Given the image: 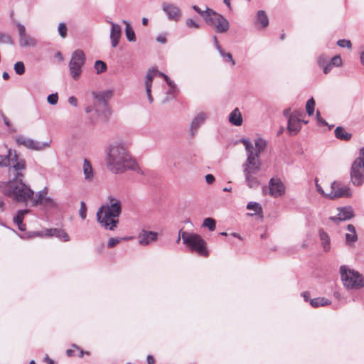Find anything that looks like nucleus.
Wrapping results in <instances>:
<instances>
[{
    "mask_svg": "<svg viewBox=\"0 0 364 364\" xmlns=\"http://www.w3.org/2000/svg\"><path fill=\"white\" fill-rule=\"evenodd\" d=\"M348 232L346 234V242L350 245L352 242H355L358 240L355 227L349 224L347 226Z\"/></svg>",
    "mask_w": 364,
    "mask_h": 364,
    "instance_id": "4be33fe9",
    "label": "nucleus"
},
{
    "mask_svg": "<svg viewBox=\"0 0 364 364\" xmlns=\"http://www.w3.org/2000/svg\"><path fill=\"white\" fill-rule=\"evenodd\" d=\"M0 166L8 167V182H0V191L18 203H27L32 200L34 192L23 182L26 164L15 150L9 149L7 156L0 161Z\"/></svg>",
    "mask_w": 364,
    "mask_h": 364,
    "instance_id": "f257e3e1",
    "label": "nucleus"
},
{
    "mask_svg": "<svg viewBox=\"0 0 364 364\" xmlns=\"http://www.w3.org/2000/svg\"><path fill=\"white\" fill-rule=\"evenodd\" d=\"M341 274L344 286L348 289H360L364 287V277L358 272L341 267Z\"/></svg>",
    "mask_w": 364,
    "mask_h": 364,
    "instance_id": "423d86ee",
    "label": "nucleus"
},
{
    "mask_svg": "<svg viewBox=\"0 0 364 364\" xmlns=\"http://www.w3.org/2000/svg\"><path fill=\"white\" fill-rule=\"evenodd\" d=\"M245 179L250 188H253L259 186V182L255 176V174H245Z\"/></svg>",
    "mask_w": 364,
    "mask_h": 364,
    "instance_id": "2f4dec72",
    "label": "nucleus"
},
{
    "mask_svg": "<svg viewBox=\"0 0 364 364\" xmlns=\"http://www.w3.org/2000/svg\"><path fill=\"white\" fill-rule=\"evenodd\" d=\"M320 238L322 240V245L325 251L330 249V239L328 234L323 231H320Z\"/></svg>",
    "mask_w": 364,
    "mask_h": 364,
    "instance_id": "f704fd0d",
    "label": "nucleus"
},
{
    "mask_svg": "<svg viewBox=\"0 0 364 364\" xmlns=\"http://www.w3.org/2000/svg\"><path fill=\"white\" fill-rule=\"evenodd\" d=\"M159 75L164 77V79L166 80V82L170 87H173V82L169 79V77L167 75L161 73H159Z\"/></svg>",
    "mask_w": 364,
    "mask_h": 364,
    "instance_id": "8fccbe9b",
    "label": "nucleus"
},
{
    "mask_svg": "<svg viewBox=\"0 0 364 364\" xmlns=\"http://www.w3.org/2000/svg\"><path fill=\"white\" fill-rule=\"evenodd\" d=\"M315 109V100L313 97L309 99L306 104V111L309 116L313 115Z\"/></svg>",
    "mask_w": 364,
    "mask_h": 364,
    "instance_id": "e433bc0d",
    "label": "nucleus"
},
{
    "mask_svg": "<svg viewBox=\"0 0 364 364\" xmlns=\"http://www.w3.org/2000/svg\"><path fill=\"white\" fill-rule=\"evenodd\" d=\"M269 194L274 197H279L284 194L285 186L278 178H272L269 183Z\"/></svg>",
    "mask_w": 364,
    "mask_h": 364,
    "instance_id": "ddd939ff",
    "label": "nucleus"
},
{
    "mask_svg": "<svg viewBox=\"0 0 364 364\" xmlns=\"http://www.w3.org/2000/svg\"><path fill=\"white\" fill-rule=\"evenodd\" d=\"M328 65H330V70L332 69L333 66L338 67L342 65V60L340 55H335L331 58V60L328 63Z\"/></svg>",
    "mask_w": 364,
    "mask_h": 364,
    "instance_id": "ea45409f",
    "label": "nucleus"
},
{
    "mask_svg": "<svg viewBox=\"0 0 364 364\" xmlns=\"http://www.w3.org/2000/svg\"><path fill=\"white\" fill-rule=\"evenodd\" d=\"M158 234L153 231H146L143 230L139 235V242L141 245H147L153 241L157 240Z\"/></svg>",
    "mask_w": 364,
    "mask_h": 364,
    "instance_id": "2eb2a0df",
    "label": "nucleus"
},
{
    "mask_svg": "<svg viewBox=\"0 0 364 364\" xmlns=\"http://www.w3.org/2000/svg\"><path fill=\"white\" fill-rule=\"evenodd\" d=\"M2 77L4 80H7L9 78V75L8 73L4 72Z\"/></svg>",
    "mask_w": 364,
    "mask_h": 364,
    "instance_id": "e2e57ef3",
    "label": "nucleus"
},
{
    "mask_svg": "<svg viewBox=\"0 0 364 364\" xmlns=\"http://www.w3.org/2000/svg\"><path fill=\"white\" fill-rule=\"evenodd\" d=\"M110 23L112 26L111 33H110L112 46L113 47H116L118 45L119 41L121 38L122 30H121V27L119 26V25L114 23L113 22H110Z\"/></svg>",
    "mask_w": 364,
    "mask_h": 364,
    "instance_id": "a211bd4d",
    "label": "nucleus"
},
{
    "mask_svg": "<svg viewBox=\"0 0 364 364\" xmlns=\"http://www.w3.org/2000/svg\"><path fill=\"white\" fill-rule=\"evenodd\" d=\"M186 26L189 28H199L198 24L191 18H188L186 21Z\"/></svg>",
    "mask_w": 364,
    "mask_h": 364,
    "instance_id": "de8ad7c7",
    "label": "nucleus"
},
{
    "mask_svg": "<svg viewBox=\"0 0 364 364\" xmlns=\"http://www.w3.org/2000/svg\"><path fill=\"white\" fill-rule=\"evenodd\" d=\"M146 360H147L148 364H155V359L152 355H149L147 356Z\"/></svg>",
    "mask_w": 364,
    "mask_h": 364,
    "instance_id": "4d7b16f0",
    "label": "nucleus"
},
{
    "mask_svg": "<svg viewBox=\"0 0 364 364\" xmlns=\"http://www.w3.org/2000/svg\"><path fill=\"white\" fill-rule=\"evenodd\" d=\"M310 304L314 307L326 306L331 304V301L324 297L315 298L310 300Z\"/></svg>",
    "mask_w": 364,
    "mask_h": 364,
    "instance_id": "a878e982",
    "label": "nucleus"
},
{
    "mask_svg": "<svg viewBox=\"0 0 364 364\" xmlns=\"http://www.w3.org/2000/svg\"><path fill=\"white\" fill-rule=\"evenodd\" d=\"M18 32H19V34H20V36L21 37L25 36V34H26L25 27L23 26H22V25H19L18 26Z\"/></svg>",
    "mask_w": 364,
    "mask_h": 364,
    "instance_id": "6e6d98bb",
    "label": "nucleus"
},
{
    "mask_svg": "<svg viewBox=\"0 0 364 364\" xmlns=\"http://www.w3.org/2000/svg\"><path fill=\"white\" fill-rule=\"evenodd\" d=\"M14 70L18 75L23 74L25 72L24 64L22 62H17L14 65Z\"/></svg>",
    "mask_w": 364,
    "mask_h": 364,
    "instance_id": "79ce46f5",
    "label": "nucleus"
},
{
    "mask_svg": "<svg viewBox=\"0 0 364 364\" xmlns=\"http://www.w3.org/2000/svg\"><path fill=\"white\" fill-rule=\"evenodd\" d=\"M45 360L46 361V363L48 364H55V362L54 360H53L52 359H50L48 356H46L45 358Z\"/></svg>",
    "mask_w": 364,
    "mask_h": 364,
    "instance_id": "680f3d73",
    "label": "nucleus"
},
{
    "mask_svg": "<svg viewBox=\"0 0 364 364\" xmlns=\"http://www.w3.org/2000/svg\"><path fill=\"white\" fill-rule=\"evenodd\" d=\"M335 136L337 139L343 141H349L351 138V134L347 132L346 129L341 127H336L335 129Z\"/></svg>",
    "mask_w": 364,
    "mask_h": 364,
    "instance_id": "b1692460",
    "label": "nucleus"
},
{
    "mask_svg": "<svg viewBox=\"0 0 364 364\" xmlns=\"http://www.w3.org/2000/svg\"><path fill=\"white\" fill-rule=\"evenodd\" d=\"M229 122L235 126H240L242 124V114L238 108H235L229 115Z\"/></svg>",
    "mask_w": 364,
    "mask_h": 364,
    "instance_id": "aec40b11",
    "label": "nucleus"
},
{
    "mask_svg": "<svg viewBox=\"0 0 364 364\" xmlns=\"http://www.w3.org/2000/svg\"><path fill=\"white\" fill-rule=\"evenodd\" d=\"M119 242V239L112 237L108 241L107 247L109 248H112V247H114L115 245H117Z\"/></svg>",
    "mask_w": 364,
    "mask_h": 364,
    "instance_id": "09e8293b",
    "label": "nucleus"
},
{
    "mask_svg": "<svg viewBox=\"0 0 364 364\" xmlns=\"http://www.w3.org/2000/svg\"><path fill=\"white\" fill-rule=\"evenodd\" d=\"M47 100L50 105H55L58 100V95L57 93L51 94L48 96Z\"/></svg>",
    "mask_w": 364,
    "mask_h": 364,
    "instance_id": "49530a36",
    "label": "nucleus"
},
{
    "mask_svg": "<svg viewBox=\"0 0 364 364\" xmlns=\"http://www.w3.org/2000/svg\"><path fill=\"white\" fill-rule=\"evenodd\" d=\"M205 181L208 184H211L215 181V177L212 174H207L205 176Z\"/></svg>",
    "mask_w": 364,
    "mask_h": 364,
    "instance_id": "3c124183",
    "label": "nucleus"
},
{
    "mask_svg": "<svg viewBox=\"0 0 364 364\" xmlns=\"http://www.w3.org/2000/svg\"><path fill=\"white\" fill-rule=\"evenodd\" d=\"M360 60L362 64L364 65V51L360 55Z\"/></svg>",
    "mask_w": 364,
    "mask_h": 364,
    "instance_id": "774afa93",
    "label": "nucleus"
},
{
    "mask_svg": "<svg viewBox=\"0 0 364 364\" xmlns=\"http://www.w3.org/2000/svg\"><path fill=\"white\" fill-rule=\"evenodd\" d=\"M215 220L211 218H207L203 220V225L208 228L210 231H213L215 229Z\"/></svg>",
    "mask_w": 364,
    "mask_h": 364,
    "instance_id": "58836bf2",
    "label": "nucleus"
},
{
    "mask_svg": "<svg viewBox=\"0 0 364 364\" xmlns=\"http://www.w3.org/2000/svg\"><path fill=\"white\" fill-rule=\"evenodd\" d=\"M257 23H259L262 28H265L268 26L269 18L264 11L260 10L257 12Z\"/></svg>",
    "mask_w": 364,
    "mask_h": 364,
    "instance_id": "c756f323",
    "label": "nucleus"
},
{
    "mask_svg": "<svg viewBox=\"0 0 364 364\" xmlns=\"http://www.w3.org/2000/svg\"><path fill=\"white\" fill-rule=\"evenodd\" d=\"M205 115L203 113H200L197 115L192 122L191 124V134L194 135L195 132L198 129L201 124H203L205 121Z\"/></svg>",
    "mask_w": 364,
    "mask_h": 364,
    "instance_id": "5701e85b",
    "label": "nucleus"
},
{
    "mask_svg": "<svg viewBox=\"0 0 364 364\" xmlns=\"http://www.w3.org/2000/svg\"><path fill=\"white\" fill-rule=\"evenodd\" d=\"M82 169H83V173L85 175V180H87V181L92 180V178L94 177L93 168H92L91 164L90 163V161L88 160H87V159L84 160Z\"/></svg>",
    "mask_w": 364,
    "mask_h": 364,
    "instance_id": "412c9836",
    "label": "nucleus"
},
{
    "mask_svg": "<svg viewBox=\"0 0 364 364\" xmlns=\"http://www.w3.org/2000/svg\"><path fill=\"white\" fill-rule=\"evenodd\" d=\"M68 102L70 105H73L74 107L77 106V100L76 97L73 96L69 97Z\"/></svg>",
    "mask_w": 364,
    "mask_h": 364,
    "instance_id": "603ef678",
    "label": "nucleus"
},
{
    "mask_svg": "<svg viewBox=\"0 0 364 364\" xmlns=\"http://www.w3.org/2000/svg\"><path fill=\"white\" fill-rule=\"evenodd\" d=\"M28 213V210H20L17 215L14 218V222L17 224L19 230H25L26 225L23 223L24 215Z\"/></svg>",
    "mask_w": 364,
    "mask_h": 364,
    "instance_id": "cd10ccee",
    "label": "nucleus"
},
{
    "mask_svg": "<svg viewBox=\"0 0 364 364\" xmlns=\"http://www.w3.org/2000/svg\"><path fill=\"white\" fill-rule=\"evenodd\" d=\"M80 217L82 218V219H85L86 218V216H87V207H86V204L85 202L82 201L80 203Z\"/></svg>",
    "mask_w": 364,
    "mask_h": 364,
    "instance_id": "c03bdc74",
    "label": "nucleus"
},
{
    "mask_svg": "<svg viewBox=\"0 0 364 364\" xmlns=\"http://www.w3.org/2000/svg\"><path fill=\"white\" fill-rule=\"evenodd\" d=\"M205 21L210 25L216 32L223 33L228 30L229 22L220 14L215 12H207L203 14Z\"/></svg>",
    "mask_w": 364,
    "mask_h": 364,
    "instance_id": "6e6552de",
    "label": "nucleus"
},
{
    "mask_svg": "<svg viewBox=\"0 0 364 364\" xmlns=\"http://www.w3.org/2000/svg\"><path fill=\"white\" fill-rule=\"evenodd\" d=\"M107 163L115 173L123 172L127 168L136 170L137 168L136 161L131 158L126 149L119 145L110 148Z\"/></svg>",
    "mask_w": 364,
    "mask_h": 364,
    "instance_id": "f03ea898",
    "label": "nucleus"
},
{
    "mask_svg": "<svg viewBox=\"0 0 364 364\" xmlns=\"http://www.w3.org/2000/svg\"><path fill=\"white\" fill-rule=\"evenodd\" d=\"M245 174H256L260 170V162L259 158L255 159L252 154L247 156V161L244 164Z\"/></svg>",
    "mask_w": 364,
    "mask_h": 364,
    "instance_id": "f8f14e48",
    "label": "nucleus"
},
{
    "mask_svg": "<svg viewBox=\"0 0 364 364\" xmlns=\"http://www.w3.org/2000/svg\"><path fill=\"white\" fill-rule=\"evenodd\" d=\"M193 9L198 12V14H201V16H203V14L207 13V12H212L211 10H208L206 11H202L199 7H198L197 6H193Z\"/></svg>",
    "mask_w": 364,
    "mask_h": 364,
    "instance_id": "5fc2aeb1",
    "label": "nucleus"
},
{
    "mask_svg": "<svg viewBox=\"0 0 364 364\" xmlns=\"http://www.w3.org/2000/svg\"><path fill=\"white\" fill-rule=\"evenodd\" d=\"M16 141L18 145L24 146L25 147L32 150H42L48 146V144L41 143L34 141L31 139L26 138L25 136H20L16 138Z\"/></svg>",
    "mask_w": 364,
    "mask_h": 364,
    "instance_id": "9b49d317",
    "label": "nucleus"
},
{
    "mask_svg": "<svg viewBox=\"0 0 364 364\" xmlns=\"http://www.w3.org/2000/svg\"><path fill=\"white\" fill-rule=\"evenodd\" d=\"M241 142L245 146L246 151L247 153V156H250L251 154L255 159L259 158L257 154L255 151V147L252 146V144L248 139H241Z\"/></svg>",
    "mask_w": 364,
    "mask_h": 364,
    "instance_id": "393cba45",
    "label": "nucleus"
},
{
    "mask_svg": "<svg viewBox=\"0 0 364 364\" xmlns=\"http://www.w3.org/2000/svg\"><path fill=\"white\" fill-rule=\"evenodd\" d=\"M75 350L73 349H68L66 351L68 356L71 357L74 355Z\"/></svg>",
    "mask_w": 364,
    "mask_h": 364,
    "instance_id": "bf43d9fd",
    "label": "nucleus"
},
{
    "mask_svg": "<svg viewBox=\"0 0 364 364\" xmlns=\"http://www.w3.org/2000/svg\"><path fill=\"white\" fill-rule=\"evenodd\" d=\"M163 11L167 14L170 20L177 21L181 16V12L176 6L169 3L162 4Z\"/></svg>",
    "mask_w": 364,
    "mask_h": 364,
    "instance_id": "4468645a",
    "label": "nucleus"
},
{
    "mask_svg": "<svg viewBox=\"0 0 364 364\" xmlns=\"http://www.w3.org/2000/svg\"><path fill=\"white\" fill-rule=\"evenodd\" d=\"M46 235L48 236H55L61 239L64 242H68L70 240V237L68 233L62 229L53 228V229H48L46 230Z\"/></svg>",
    "mask_w": 364,
    "mask_h": 364,
    "instance_id": "6ab92c4d",
    "label": "nucleus"
},
{
    "mask_svg": "<svg viewBox=\"0 0 364 364\" xmlns=\"http://www.w3.org/2000/svg\"><path fill=\"white\" fill-rule=\"evenodd\" d=\"M328 58L326 55H321L318 58V65L323 68V73L327 74L330 72V65H328Z\"/></svg>",
    "mask_w": 364,
    "mask_h": 364,
    "instance_id": "7c9ffc66",
    "label": "nucleus"
},
{
    "mask_svg": "<svg viewBox=\"0 0 364 364\" xmlns=\"http://www.w3.org/2000/svg\"><path fill=\"white\" fill-rule=\"evenodd\" d=\"M284 114L287 117H294L295 118H299V119L301 120L304 124H307L308 121H305L304 119V117L305 116L304 112L302 109H296L292 113H290V109H285L284 111Z\"/></svg>",
    "mask_w": 364,
    "mask_h": 364,
    "instance_id": "bb28decb",
    "label": "nucleus"
},
{
    "mask_svg": "<svg viewBox=\"0 0 364 364\" xmlns=\"http://www.w3.org/2000/svg\"><path fill=\"white\" fill-rule=\"evenodd\" d=\"M350 179L353 185L360 186L364 181V162L355 159L350 168Z\"/></svg>",
    "mask_w": 364,
    "mask_h": 364,
    "instance_id": "1a4fd4ad",
    "label": "nucleus"
},
{
    "mask_svg": "<svg viewBox=\"0 0 364 364\" xmlns=\"http://www.w3.org/2000/svg\"><path fill=\"white\" fill-rule=\"evenodd\" d=\"M316 186L318 192L325 198L335 200L340 198H349L352 196L350 189L346 186H342L337 181H333L330 186L324 191L316 180Z\"/></svg>",
    "mask_w": 364,
    "mask_h": 364,
    "instance_id": "39448f33",
    "label": "nucleus"
},
{
    "mask_svg": "<svg viewBox=\"0 0 364 364\" xmlns=\"http://www.w3.org/2000/svg\"><path fill=\"white\" fill-rule=\"evenodd\" d=\"M4 121L5 124H6L8 127H10V122H9V120L7 118L4 117Z\"/></svg>",
    "mask_w": 364,
    "mask_h": 364,
    "instance_id": "0e129e2a",
    "label": "nucleus"
},
{
    "mask_svg": "<svg viewBox=\"0 0 364 364\" xmlns=\"http://www.w3.org/2000/svg\"><path fill=\"white\" fill-rule=\"evenodd\" d=\"M156 73L157 70H149L147 72L145 82L146 87H151L153 78L154 77Z\"/></svg>",
    "mask_w": 364,
    "mask_h": 364,
    "instance_id": "c9c22d12",
    "label": "nucleus"
},
{
    "mask_svg": "<svg viewBox=\"0 0 364 364\" xmlns=\"http://www.w3.org/2000/svg\"><path fill=\"white\" fill-rule=\"evenodd\" d=\"M4 206H5V203L3 201H0V210L1 211L4 210Z\"/></svg>",
    "mask_w": 364,
    "mask_h": 364,
    "instance_id": "69168bd1",
    "label": "nucleus"
},
{
    "mask_svg": "<svg viewBox=\"0 0 364 364\" xmlns=\"http://www.w3.org/2000/svg\"><path fill=\"white\" fill-rule=\"evenodd\" d=\"M288 119L287 130L291 135L297 134L301 129L302 121L294 117H289Z\"/></svg>",
    "mask_w": 364,
    "mask_h": 364,
    "instance_id": "dca6fc26",
    "label": "nucleus"
},
{
    "mask_svg": "<svg viewBox=\"0 0 364 364\" xmlns=\"http://www.w3.org/2000/svg\"><path fill=\"white\" fill-rule=\"evenodd\" d=\"M316 115H317V118H318V120L319 122L322 123L323 124H327L326 121L324 119H323L321 117H320V112L318 111H317Z\"/></svg>",
    "mask_w": 364,
    "mask_h": 364,
    "instance_id": "13d9d810",
    "label": "nucleus"
},
{
    "mask_svg": "<svg viewBox=\"0 0 364 364\" xmlns=\"http://www.w3.org/2000/svg\"><path fill=\"white\" fill-rule=\"evenodd\" d=\"M48 188L45 187L43 189L34 195L32 200V205L35 206L38 205H42L47 208L56 207L57 205L55 201L53 198L48 197Z\"/></svg>",
    "mask_w": 364,
    "mask_h": 364,
    "instance_id": "9d476101",
    "label": "nucleus"
},
{
    "mask_svg": "<svg viewBox=\"0 0 364 364\" xmlns=\"http://www.w3.org/2000/svg\"><path fill=\"white\" fill-rule=\"evenodd\" d=\"M338 213L337 216L331 217L330 219L333 221H343L352 218L353 217V213L350 207H345L338 208Z\"/></svg>",
    "mask_w": 364,
    "mask_h": 364,
    "instance_id": "f3484780",
    "label": "nucleus"
},
{
    "mask_svg": "<svg viewBox=\"0 0 364 364\" xmlns=\"http://www.w3.org/2000/svg\"><path fill=\"white\" fill-rule=\"evenodd\" d=\"M151 87H146V95L150 102H153V97L151 94Z\"/></svg>",
    "mask_w": 364,
    "mask_h": 364,
    "instance_id": "864d4df0",
    "label": "nucleus"
},
{
    "mask_svg": "<svg viewBox=\"0 0 364 364\" xmlns=\"http://www.w3.org/2000/svg\"><path fill=\"white\" fill-rule=\"evenodd\" d=\"M123 23L126 25L125 33L126 36L129 41H135L136 37L135 33L131 27L129 23L127 21H123Z\"/></svg>",
    "mask_w": 364,
    "mask_h": 364,
    "instance_id": "473e14b6",
    "label": "nucleus"
},
{
    "mask_svg": "<svg viewBox=\"0 0 364 364\" xmlns=\"http://www.w3.org/2000/svg\"><path fill=\"white\" fill-rule=\"evenodd\" d=\"M181 238L183 240V244L186 245L191 252H196L202 257L208 256L209 252L206 247V242L200 235L190 233L181 230L176 242H178Z\"/></svg>",
    "mask_w": 364,
    "mask_h": 364,
    "instance_id": "20e7f679",
    "label": "nucleus"
},
{
    "mask_svg": "<svg viewBox=\"0 0 364 364\" xmlns=\"http://www.w3.org/2000/svg\"><path fill=\"white\" fill-rule=\"evenodd\" d=\"M110 204L102 205L97 213V221L105 229L114 230L119 223L121 203L119 200L109 197Z\"/></svg>",
    "mask_w": 364,
    "mask_h": 364,
    "instance_id": "7ed1b4c3",
    "label": "nucleus"
},
{
    "mask_svg": "<svg viewBox=\"0 0 364 364\" xmlns=\"http://www.w3.org/2000/svg\"><path fill=\"white\" fill-rule=\"evenodd\" d=\"M67 26L64 23H61L58 26V32L62 38H65L67 36Z\"/></svg>",
    "mask_w": 364,
    "mask_h": 364,
    "instance_id": "37998d69",
    "label": "nucleus"
},
{
    "mask_svg": "<svg viewBox=\"0 0 364 364\" xmlns=\"http://www.w3.org/2000/svg\"><path fill=\"white\" fill-rule=\"evenodd\" d=\"M148 23V19L146 18H142V24L144 26H146Z\"/></svg>",
    "mask_w": 364,
    "mask_h": 364,
    "instance_id": "338daca9",
    "label": "nucleus"
},
{
    "mask_svg": "<svg viewBox=\"0 0 364 364\" xmlns=\"http://www.w3.org/2000/svg\"><path fill=\"white\" fill-rule=\"evenodd\" d=\"M255 151L259 156V154L264 150L266 147V142L261 138H258L255 141Z\"/></svg>",
    "mask_w": 364,
    "mask_h": 364,
    "instance_id": "72a5a7b5",
    "label": "nucleus"
},
{
    "mask_svg": "<svg viewBox=\"0 0 364 364\" xmlns=\"http://www.w3.org/2000/svg\"><path fill=\"white\" fill-rule=\"evenodd\" d=\"M247 209L253 211V213H249L250 215H261L262 213V208L257 203L250 202L247 205Z\"/></svg>",
    "mask_w": 364,
    "mask_h": 364,
    "instance_id": "c85d7f7f",
    "label": "nucleus"
},
{
    "mask_svg": "<svg viewBox=\"0 0 364 364\" xmlns=\"http://www.w3.org/2000/svg\"><path fill=\"white\" fill-rule=\"evenodd\" d=\"M95 97H96L97 99H99V100H101V101L103 102V104H104V105H105V106H106V105H107V103H106V102L104 100L103 97H102L100 95H95Z\"/></svg>",
    "mask_w": 364,
    "mask_h": 364,
    "instance_id": "052dcab7",
    "label": "nucleus"
},
{
    "mask_svg": "<svg viewBox=\"0 0 364 364\" xmlns=\"http://www.w3.org/2000/svg\"><path fill=\"white\" fill-rule=\"evenodd\" d=\"M337 45L341 48H350L352 46L351 42L349 40L341 39L338 41Z\"/></svg>",
    "mask_w": 364,
    "mask_h": 364,
    "instance_id": "a18cd8bd",
    "label": "nucleus"
},
{
    "mask_svg": "<svg viewBox=\"0 0 364 364\" xmlns=\"http://www.w3.org/2000/svg\"><path fill=\"white\" fill-rule=\"evenodd\" d=\"M95 68L97 73H101L107 70V65L102 60H97L95 63Z\"/></svg>",
    "mask_w": 364,
    "mask_h": 364,
    "instance_id": "a19ab883",
    "label": "nucleus"
},
{
    "mask_svg": "<svg viewBox=\"0 0 364 364\" xmlns=\"http://www.w3.org/2000/svg\"><path fill=\"white\" fill-rule=\"evenodd\" d=\"M85 59V55L82 50H76L73 53L69 63V69L73 79L78 80L80 78Z\"/></svg>",
    "mask_w": 364,
    "mask_h": 364,
    "instance_id": "0eeeda50",
    "label": "nucleus"
},
{
    "mask_svg": "<svg viewBox=\"0 0 364 364\" xmlns=\"http://www.w3.org/2000/svg\"><path fill=\"white\" fill-rule=\"evenodd\" d=\"M218 49L220 55L224 58L225 61L231 63L232 65H235V62L230 53H225L220 46H218Z\"/></svg>",
    "mask_w": 364,
    "mask_h": 364,
    "instance_id": "4c0bfd02",
    "label": "nucleus"
}]
</instances>
